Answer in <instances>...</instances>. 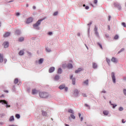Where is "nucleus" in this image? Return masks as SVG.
I'll list each match as a JSON object with an SVG mask.
<instances>
[{
  "label": "nucleus",
  "instance_id": "nucleus-1",
  "mask_svg": "<svg viewBox=\"0 0 126 126\" xmlns=\"http://www.w3.org/2000/svg\"><path fill=\"white\" fill-rule=\"evenodd\" d=\"M46 18H47L44 17L43 18H42L40 20H39L38 21H37L36 24H35L33 25V27H34V28H35V29H37L38 30H39V29H40V28L38 27L39 25H40V24H41V22H42V21H43V20H45V19H46Z\"/></svg>",
  "mask_w": 126,
  "mask_h": 126
},
{
  "label": "nucleus",
  "instance_id": "nucleus-2",
  "mask_svg": "<svg viewBox=\"0 0 126 126\" xmlns=\"http://www.w3.org/2000/svg\"><path fill=\"white\" fill-rule=\"evenodd\" d=\"M49 94L46 92H40L39 93V96L40 98H48Z\"/></svg>",
  "mask_w": 126,
  "mask_h": 126
},
{
  "label": "nucleus",
  "instance_id": "nucleus-3",
  "mask_svg": "<svg viewBox=\"0 0 126 126\" xmlns=\"http://www.w3.org/2000/svg\"><path fill=\"white\" fill-rule=\"evenodd\" d=\"M0 103H1L2 104H6V108H10V105L7 104V101L4 100H0Z\"/></svg>",
  "mask_w": 126,
  "mask_h": 126
},
{
  "label": "nucleus",
  "instance_id": "nucleus-4",
  "mask_svg": "<svg viewBox=\"0 0 126 126\" xmlns=\"http://www.w3.org/2000/svg\"><path fill=\"white\" fill-rule=\"evenodd\" d=\"M79 92H78V90L76 89L73 92V95L74 97H77L78 96V94Z\"/></svg>",
  "mask_w": 126,
  "mask_h": 126
},
{
  "label": "nucleus",
  "instance_id": "nucleus-5",
  "mask_svg": "<svg viewBox=\"0 0 126 126\" xmlns=\"http://www.w3.org/2000/svg\"><path fill=\"white\" fill-rule=\"evenodd\" d=\"M111 77L112 79V81L114 83H116V77L115 76V73L112 72L111 73Z\"/></svg>",
  "mask_w": 126,
  "mask_h": 126
},
{
  "label": "nucleus",
  "instance_id": "nucleus-6",
  "mask_svg": "<svg viewBox=\"0 0 126 126\" xmlns=\"http://www.w3.org/2000/svg\"><path fill=\"white\" fill-rule=\"evenodd\" d=\"M33 22V18L32 17H30L28 18L26 21V23L27 24H29V23H31V22Z\"/></svg>",
  "mask_w": 126,
  "mask_h": 126
},
{
  "label": "nucleus",
  "instance_id": "nucleus-7",
  "mask_svg": "<svg viewBox=\"0 0 126 126\" xmlns=\"http://www.w3.org/2000/svg\"><path fill=\"white\" fill-rule=\"evenodd\" d=\"M73 75H71L70 77V79H72V84L73 85H75V78H72L73 77Z\"/></svg>",
  "mask_w": 126,
  "mask_h": 126
},
{
  "label": "nucleus",
  "instance_id": "nucleus-8",
  "mask_svg": "<svg viewBox=\"0 0 126 126\" xmlns=\"http://www.w3.org/2000/svg\"><path fill=\"white\" fill-rule=\"evenodd\" d=\"M4 46V48H8V46H9V43L7 42H5L3 44Z\"/></svg>",
  "mask_w": 126,
  "mask_h": 126
},
{
  "label": "nucleus",
  "instance_id": "nucleus-9",
  "mask_svg": "<svg viewBox=\"0 0 126 126\" xmlns=\"http://www.w3.org/2000/svg\"><path fill=\"white\" fill-rule=\"evenodd\" d=\"M0 63H3V55L0 53Z\"/></svg>",
  "mask_w": 126,
  "mask_h": 126
},
{
  "label": "nucleus",
  "instance_id": "nucleus-10",
  "mask_svg": "<svg viewBox=\"0 0 126 126\" xmlns=\"http://www.w3.org/2000/svg\"><path fill=\"white\" fill-rule=\"evenodd\" d=\"M54 71H55L54 67H51L49 68V72H50V73H51L52 72H54Z\"/></svg>",
  "mask_w": 126,
  "mask_h": 126
},
{
  "label": "nucleus",
  "instance_id": "nucleus-11",
  "mask_svg": "<svg viewBox=\"0 0 126 126\" xmlns=\"http://www.w3.org/2000/svg\"><path fill=\"white\" fill-rule=\"evenodd\" d=\"M42 115L43 117H47L48 113L46 111H42Z\"/></svg>",
  "mask_w": 126,
  "mask_h": 126
},
{
  "label": "nucleus",
  "instance_id": "nucleus-12",
  "mask_svg": "<svg viewBox=\"0 0 126 126\" xmlns=\"http://www.w3.org/2000/svg\"><path fill=\"white\" fill-rule=\"evenodd\" d=\"M114 4L115 7H118L119 9H121V5H120V4H119L118 3H114Z\"/></svg>",
  "mask_w": 126,
  "mask_h": 126
},
{
  "label": "nucleus",
  "instance_id": "nucleus-13",
  "mask_svg": "<svg viewBox=\"0 0 126 126\" xmlns=\"http://www.w3.org/2000/svg\"><path fill=\"white\" fill-rule=\"evenodd\" d=\"M111 62H113V63H118V59H117V58L113 57L111 59Z\"/></svg>",
  "mask_w": 126,
  "mask_h": 126
},
{
  "label": "nucleus",
  "instance_id": "nucleus-14",
  "mask_svg": "<svg viewBox=\"0 0 126 126\" xmlns=\"http://www.w3.org/2000/svg\"><path fill=\"white\" fill-rule=\"evenodd\" d=\"M38 91L37 90H36V89H33L32 90V94H33V95L35 94H37V93H38Z\"/></svg>",
  "mask_w": 126,
  "mask_h": 126
},
{
  "label": "nucleus",
  "instance_id": "nucleus-15",
  "mask_svg": "<svg viewBox=\"0 0 126 126\" xmlns=\"http://www.w3.org/2000/svg\"><path fill=\"white\" fill-rule=\"evenodd\" d=\"M93 68H97V67H98V65L95 63H93Z\"/></svg>",
  "mask_w": 126,
  "mask_h": 126
},
{
  "label": "nucleus",
  "instance_id": "nucleus-16",
  "mask_svg": "<svg viewBox=\"0 0 126 126\" xmlns=\"http://www.w3.org/2000/svg\"><path fill=\"white\" fill-rule=\"evenodd\" d=\"M94 33L96 35H98V29L97 28V27H95V28H94Z\"/></svg>",
  "mask_w": 126,
  "mask_h": 126
},
{
  "label": "nucleus",
  "instance_id": "nucleus-17",
  "mask_svg": "<svg viewBox=\"0 0 126 126\" xmlns=\"http://www.w3.org/2000/svg\"><path fill=\"white\" fill-rule=\"evenodd\" d=\"M19 56H23V55H24V51L23 50H21L19 52Z\"/></svg>",
  "mask_w": 126,
  "mask_h": 126
},
{
  "label": "nucleus",
  "instance_id": "nucleus-18",
  "mask_svg": "<svg viewBox=\"0 0 126 126\" xmlns=\"http://www.w3.org/2000/svg\"><path fill=\"white\" fill-rule=\"evenodd\" d=\"M9 35H10V32H6L3 35V37H8V36H9Z\"/></svg>",
  "mask_w": 126,
  "mask_h": 126
},
{
  "label": "nucleus",
  "instance_id": "nucleus-19",
  "mask_svg": "<svg viewBox=\"0 0 126 126\" xmlns=\"http://www.w3.org/2000/svg\"><path fill=\"white\" fill-rule=\"evenodd\" d=\"M9 121V122H13V121H14V117L13 116H12L10 117Z\"/></svg>",
  "mask_w": 126,
  "mask_h": 126
},
{
  "label": "nucleus",
  "instance_id": "nucleus-20",
  "mask_svg": "<svg viewBox=\"0 0 126 126\" xmlns=\"http://www.w3.org/2000/svg\"><path fill=\"white\" fill-rule=\"evenodd\" d=\"M65 86L64 85H62L60 86H59V89H61V90L64 89V87Z\"/></svg>",
  "mask_w": 126,
  "mask_h": 126
},
{
  "label": "nucleus",
  "instance_id": "nucleus-21",
  "mask_svg": "<svg viewBox=\"0 0 126 126\" xmlns=\"http://www.w3.org/2000/svg\"><path fill=\"white\" fill-rule=\"evenodd\" d=\"M19 42H23L24 41V37H20L18 40Z\"/></svg>",
  "mask_w": 126,
  "mask_h": 126
},
{
  "label": "nucleus",
  "instance_id": "nucleus-22",
  "mask_svg": "<svg viewBox=\"0 0 126 126\" xmlns=\"http://www.w3.org/2000/svg\"><path fill=\"white\" fill-rule=\"evenodd\" d=\"M62 71H63V70H62V68H59L58 70V73H59V74H61V73H62Z\"/></svg>",
  "mask_w": 126,
  "mask_h": 126
},
{
  "label": "nucleus",
  "instance_id": "nucleus-23",
  "mask_svg": "<svg viewBox=\"0 0 126 126\" xmlns=\"http://www.w3.org/2000/svg\"><path fill=\"white\" fill-rule=\"evenodd\" d=\"M54 79L55 80H59L60 79V76H59V75L55 76Z\"/></svg>",
  "mask_w": 126,
  "mask_h": 126
},
{
  "label": "nucleus",
  "instance_id": "nucleus-24",
  "mask_svg": "<svg viewBox=\"0 0 126 126\" xmlns=\"http://www.w3.org/2000/svg\"><path fill=\"white\" fill-rule=\"evenodd\" d=\"M67 67H68L69 69V68H72V67H73V66H72V64H68Z\"/></svg>",
  "mask_w": 126,
  "mask_h": 126
},
{
  "label": "nucleus",
  "instance_id": "nucleus-25",
  "mask_svg": "<svg viewBox=\"0 0 126 126\" xmlns=\"http://www.w3.org/2000/svg\"><path fill=\"white\" fill-rule=\"evenodd\" d=\"M109 103H110V104H111V105H112L113 106V109H115V108H116V107H117V105L116 104L115 105L114 104H112V102L111 101H109Z\"/></svg>",
  "mask_w": 126,
  "mask_h": 126
},
{
  "label": "nucleus",
  "instance_id": "nucleus-26",
  "mask_svg": "<svg viewBox=\"0 0 126 126\" xmlns=\"http://www.w3.org/2000/svg\"><path fill=\"white\" fill-rule=\"evenodd\" d=\"M43 62H44V59H40L39 61V63H43Z\"/></svg>",
  "mask_w": 126,
  "mask_h": 126
},
{
  "label": "nucleus",
  "instance_id": "nucleus-27",
  "mask_svg": "<svg viewBox=\"0 0 126 126\" xmlns=\"http://www.w3.org/2000/svg\"><path fill=\"white\" fill-rule=\"evenodd\" d=\"M103 114L107 116V115H109V112L107 111H103Z\"/></svg>",
  "mask_w": 126,
  "mask_h": 126
},
{
  "label": "nucleus",
  "instance_id": "nucleus-28",
  "mask_svg": "<svg viewBox=\"0 0 126 126\" xmlns=\"http://www.w3.org/2000/svg\"><path fill=\"white\" fill-rule=\"evenodd\" d=\"M14 83L17 84L18 83V79H15L14 81Z\"/></svg>",
  "mask_w": 126,
  "mask_h": 126
},
{
  "label": "nucleus",
  "instance_id": "nucleus-29",
  "mask_svg": "<svg viewBox=\"0 0 126 126\" xmlns=\"http://www.w3.org/2000/svg\"><path fill=\"white\" fill-rule=\"evenodd\" d=\"M84 84L85 85H88V80H87L86 81H84Z\"/></svg>",
  "mask_w": 126,
  "mask_h": 126
},
{
  "label": "nucleus",
  "instance_id": "nucleus-30",
  "mask_svg": "<svg viewBox=\"0 0 126 126\" xmlns=\"http://www.w3.org/2000/svg\"><path fill=\"white\" fill-rule=\"evenodd\" d=\"M106 62H107V63H108V64L110 65V63L111 62L110 59L106 58Z\"/></svg>",
  "mask_w": 126,
  "mask_h": 126
},
{
  "label": "nucleus",
  "instance_id": "nucleus-31",
  "mask_svg": "<svg viewBox=\"0 0 126 126\" xmlns=\"http://www.w3.org/2000/svg\"><path fill=\"white\" fill-rule=\"evenodd\" d=\"M15 117L17 119H20V115L19 114H16Z\"/></svg>",
  "mask_w": 126,
  "mask_h": 126
},
{
  "label": "nucleus",
  "instance_id": "nucleus-32",
  "mask_svg": "<svg viewBox=\"0 0 126 126\" xmlns=\"http://www.w3.org/2000/svg\"><path fill=\"white\" fill-rule=\"evenodd\" d=\"M114 39L115 40H118V39H119V35H116L114 37Z\"/></svg>",
  "mask_w": 126,
  "mask_h": 126
},
{
  "label": "nucleus",
  "instance_id": "nucleus-33",
  "mask_svg": "<svg viewBox=\"0 0 126 126\" xmlns=\"http://www.w3.org/2000/svg\"><path fill=\"white\" fill-rule=\"evenodd\" d=\"M70 117H71V118H72V119H73L74 120V119H75V116L74 115H73V114H71Z\"/></svg>",
  "mask_w": 126,
  "mask_h": 126
},
{
  "label": "nucleus",
  "instance_id": "nucleus-34",
  "mask_svg": "<svg viewBox=\"0 0 126 126\" xmlns=\"http://www.w3.org/2000/svg\"><path fill=\"white\" fill-rule=\"evenodd\" d=\"M46 51L47 53H50V52H51V49H49V48H46Z\"/></svg>",
  "mask_w": 126,
  "mask_h": 126
},
{
  "label": "nucleus",
  "instance_id": "nucleus-35",
  "mask_svg": "<svg viewBox=\"0 0 126 126\" xmlns=\"http://www.w3.org/2000/svg\"><path fill=\"white\" fill-rule=\"evenodd\" d=\"M68 112L69 113H71V114H73V110H72V109H69Z\"/></svg>",
  "mask_w": 126,
  "mask_h": 126
},
{
  "label": "nucleus",
  "instance_id": "nucleus-36",
  "mask_svg": "<svg viewBox=\"0 0 126 126\" xmlns=\"http://www.w3.org/2000/svg\"><path fill=\"white\" fill-rule=\"evenodd\" d=\"M123 51H125V49H121V50L118 52V54H120V53H122V52H123Z\"/></svg>",
  "mask_w": 126,
  "mask_h": 126
},
{
  "label": "nucleus",
  "instance_id": "nucleus-37",
  "mask_svg": "<svg viewBox=\"0 0 126 126\" xmlns=\"http://www.w3.org/2000/svg\"><path fill=\"white\" fill-rule=\"evenodd\" d=\"M16 33L17 34H18V35H19V34H20V31H19V30H17V31H16Z\"/></svg>",
  "mask_w": 126,
  "mask_h": 126
},
{
  "label": "nucleus",
  "instance_id": "nucleus-38",
  "mask_svg": "<svg viewBox=\"0 0 126 126\" xmlns=\"http://www.w3.org/2000/svg\"><path fill=\"white\" fill-rule=\"evenodd\" d=\"M98 45L100 47V48L101 49V50H103V47L102 46V45L100 43H98Z\"/></svg>",
  "mask_w": 126,
  "mask_h": 126
},
{
  "label": "nucleus",
  "instance_id": "nucleus-39",
  "mask_svg": "<svg viewBox=\"0 0 126 126\" xmlns=\"http://www.w3.org/2000/svg\"><path fill=\"white\" fill-rule=\"evenodd\" d=\"M124 110V108L123 107H120L119 108V111H123Z\"/></svg>",
  "mask_w": 126,
  "mask_h": 126
},
{
  "label": "nucleus",
  "instance_id": "nucleus-40",
  "mask_svg": "<svg viewBox=\"0 0 126 126\" xmlns=\"http://www.w3.org/2000/svg\"><path fill=\"white\" fill-rule=\"evenodd\" d=\"M122 25H123V26H124V27H126V23H122Z\"/></svg>",
  "mask_w": 126,
  "mask_h": 126
},
{
  "label": "nucleus",
  "instance_id": "nucleus-41",
  "mask_svg": "<svg viewBox=\"0 0 126 126\" xmlns=\"http://www.w3.org/2000/svg\"><path fill=\"white\" fill-rule=\"evenodd\" d=\"M97 2H98V0H94V4H97Z\"/></svg>",
  "mask_w": 126,
  "mask_h": 126
},
{
  "label": "nucleus",
  "instance_id": "nucleus-42",
  "mask_svg": "<svg viewBox=\"0 0 126 126\" xmlns=\"http://www.w3.org/2000/svg\"><path fill=\"white\" fill-rule=\"evenodd\" d=\"M58 12H55L54 13L53 15H54V16H56V15H58Z\"/></svg>",
  "mask_w": 126,
  "mask_h": 126
},
{
  "label": "nucleus",
  "instance_id": "nucleus-43",
  "mask_svg": "<svg viewBox=\"0 0 126 126\" xmlns=\"http://www.w3.org/2000/svg\"><path fill=\"white\" fill-rule=\"evenodd\" d=\"M82 95H83V97H87V96L86 95V94H82Z\"/></svg>",
  "mask_w": 126,
  "mask_h": 126
},
{
  "label": "nucleus",
  "instance_id": "nucleus-44",
  "mask_svg": "<svg viewBox=\"0 0 126 126\" xmlns=\"http://www.w3.org/2000/svg\"><path fill=\"white\" fill-rule=\"evenodd\" d=\"M64 89L65 91H67V90H68L67 87H64Z\"/></svg>",
  "mask_w": 126,
  "mask_h": 126
},
{
  "label": "nucleus",
  "instance_id": "nucleus-45",
  "mask_svg": "<svg viewBox=\"0 0 126 126\" xmlns=\"http://www.w3.org/2000/svg\"><path fill=\"white\" fill-rule=\"evenodd\" d=\"M123 92H124L125 95H126V90H124Z\"/></svg>",
  "mask_w": 126,
  "mask_h": 126
},
{
  "label": "nucleus",
  "instance_id": "nucleus-46",
  "mask_svg": "<svg viewBox=\"0 0 126 126\" xmlns=\"http://www.w3.org/2000/svg\"><path fill=\"white\" fill-rule=\"evenodd\" d=\"M78 70L80 72V71H81V70H82V69L81 68H79L78 69Z\"/></svg>",
  "mask_w": 126,
  "mask_h": 126
},
{
  "label": "nucleus",
  "instance_id": "nucleus-47",
  "mask_svg": "<svg viewBox=\"0 0 126 126\" xmlns=\"http://www.w3.org/2000/svg\"><path fill=\"white\" fill-rule=\"evenodd\" d=\"M16 16H19V15H20V13H18V12H17V13H16Z\"/></svg>",
  "mask_w": 126,
  "mask_h": 126
},
{
  "label": "nucleus",
  "instance_id": "nucleus-48",
  "mask_svg": "<svg viewBox=\"0 0 126 126\" xmlns=\"http://www.w3.org/2000/svg\"><path fill=\"white\" fill-rule=\"evenodd\" d=\"M122 122L123 123V124H125V123H126V121H125V120L124 119H123L122 120Z\"/></svg>",
  "mask_w": 126,
  "mask_h": 126
},
{
  "label": "nucleus",
  "instance_id": "nucleus-49",
  "mask_svg": "<svg viewBox=\"0 0 126 126\" xmlns=\"http://www.w3.org/2000/svg\"><path fill=\"white\" fill-rule=\"evenodd\" d=\"M75 72L76 73H78L80 72L78 70H76L75 71Z\"/></svg>",
  "mask_w": 126,
  "mask_h": 126
},
{
  "label": "nucleus",
  "instance_id": "nucleus-50",
  "mask_svg": "<svg viewBox=\"0 0 126 126\" xmlns=\"http://www.w3.org/2000/svg\"><path fill=\"white\" fill-rule=\"evenodd\" d=\"M85 8H86V9H89V6H86Z\"/></svg>",
  "mask_w": 126,
  "mask_h": 126
},
{
  "label": "nucleus",
  "instance_id": "nucleus-51",
  "mask_svg": "<svg viewBox=\"0 0 126 126\" xmlns=\"http://www.w3.org/2000/svg\"><path fill=\"white\" fill-rule=\"evenodd\" d=\"M85 106L86 107H88V108H90V106H89V105H88V104H85Z\"/></svg>",
  "mask_w": 126,
  "mask_h": 126
},
{
  "label": "nucleus",
  "instance_id": "nucleus-52",
  "mask_svg": "<svg viewBox=\"0 0 126 126\" xmlns=\"http://www.w3.org/2000/svg\"><path fill=\"white\" fill-rule=\"evenodd\" d=\"M53 34V32H49V33H48V34L49 35H52Z\"/></svg>",
  "mask_w": 126,
  "mask_h": 126
},
{
  "label": "nucleus",
  "instance_id": "nucleus-53",
  "mask_svg": "<svg viewBox=\"0 0 126 126\" xmlns=\"http://www.w3.org/2000/svg\"><path fill=\"white\" fill-rule=\"evenodd\" d=\"M4 63H6V62H7V60L6 59H4Z\"/></svg>",
  "mask_w": 126,
  "mask_h": 126
},
{
  "label": "nucleus",
  "instance_id": "nucleus-54",
  "mask_svg": "<svg viewBox=\"0 0 126 126\" xmlns=\"http://www.w3.org/2000/svg\"><path fill=\"white\" fill-rule=\"evenodd\" d=\"M92 24V22H90L89 24H88V26H89V25H91Z\"/></svg>",
  "mask_w": 126,
  "mask_h": 126
},
{
  "label": "nucleus",
  "instance_id": "nucleus-55",
  "mask_svg": "<svg viewBox=\"0 0 126 126\" xmlns=\"http://www.w3.org/2000/svg\"><path fill=\"white\" fill-rule=\"evenodd\" d=\"M108 18H109L108 20L109 21H110V19H111V16H109Z\"/></svg>",
  "mask_w": 126,
  "mask_h": 126
},
{
  "label": "nucleus",
  "instance_id": "nucleus-56",
  "mask_svg": "<svg viewBox=\"0 0 126 126\" xmlns=\"http://www.w3.org/2000/svg\"><path fill=\"white\" fill-rule=\"evenodd\" d=\"M32 8H33V9H36V6H33L32 7Z\"/></svg>",
  "mask_w": 126,
  "mask_h": 126
},
{
  "label": "nucleus",
  "instance_id": "nucleus-57",
  "mask_svg": "<svg viewBox=\"0 0 126 126\" xmlns=\"http://www.w3.org/2000/svg\"><path fill=\"white\" fill-rule=\"evenodd\" d=\"M101 93H106V92L105 91H102L101 92Z\"/></svg>",
  "mask_w": 126,
  "mask_h": 126
},
{
  "label": "nucleus",
  "instance_id": "nucleus-58",
  "mask_svg": "<svg viewBox=\"0 0 126 126\" xmlns=\"http://www.w3.org/2000/svg\"><path fill=\"white\" fill-rule=\"evenodd\" d=\"M81 121L82 122L83 121V117H81Z\"/></svg>",
  "mask_w": 126,
  "mask_h": 126
},
{
  "label": "nucleus",
  "instance_id": "nucleus-59",
  "mask_svg": "<svg viewBox=\"0 0 126 126\" xmlns=\"http://www.w3.org/2000/svg\"><path fill=\"white\" fill-rule=\"evenodd\" d=\"M81 116V114H80V113H79V118H80V116Z\"/></svg>",
  "mask_w": 126,
  "mask_h": 126
},
{
  "label": "nucleus",
  "instance_id": "nucleus-60",
  "mask_svg": "<svg viewBox=\"0 0 126 126\" xmlns=\"http://www.w3.org/2000/svg\"><path fill=\"white\" fill-rule=\"evenodd\" d=\"M85 46H86L87 49L88 50V47H87V45H86V44H85Z\"/></svg>",
  "mask_w": 126,
  "mask_h": 126
},
{
  "label": "nucleus",
  "instance_id": "nucleus-61",
  "mask_svg": "<svg viewBox=\"0 0 126 126\" xmlns=\"http://www.w3.org/2000/svg\"><path fill=\"white\" fill-rule=\"evenodd\" d=\"M108 27L109 30H110V26H108Z\"/></svg>",
  "mask_w": 126,
  "mask_h": 126
},
{
  "label": "nucleus",
  "instance_id": "nucleus-62",
  "mask_svg": "<svg viewBox=\"0 0 126 126\" xmlns=\"http://www.w3.org/2000/svg\"><path fill=\"white\" fill-rule=\"evenodd\" d=\"M65 126H69V125H67V124H65Z\"/></svg>",
  "mask_w": 126,
  "mask_h": 126
},
{
  "label": "nucleus",
  "instance_id": "nucleus-63",
  "mask_svg": "<svg viewBox=\"0 0 126 126\" xmlns=\"http://www.w3.org/2000/svg\"><path fill=\"white\" fill-rule=\"evenodd\" d=\"M83 6L85 7V4H83Z\"/></svg>",
  "mask_w": 126,
  "mask_h": 126
},
{
  "label": "nucleus",
  "instance_id": "nucleus-64",
  "mask_svg": "<svg viewBox=\"0 0 126 126\" xmlns=\"http://www.w3.org/2000/svg\"><path fill=\"white\" fill-rule=\"evenodd\" d=\"M6 92L7 93H8V91H6Z\"/></svg>",
  "mask_w": 126,
  "mask_h": 126
}]
</instances>
